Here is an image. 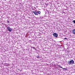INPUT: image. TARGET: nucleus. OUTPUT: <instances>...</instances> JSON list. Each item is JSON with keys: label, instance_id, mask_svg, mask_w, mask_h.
<instances>
[{"label": "nucleus", "instance_id": "obj_2", "mask_svg": "<svg viewBox=\"0 0 75 75\" xmlns=\"http://www.w3.org/2000/svg\"><path fill=\"white\" fill-rule=\"evenodd\" d=\"M68 64L70 65H72L74 64V61L73 60H71L68 62Z\"/></svg>", "mask_w": 75, "mask_h": 75}, {"label": "nucleus", "instance_id": "obj_3", "mask_svg": "<svg viewBox=\"0 0 75 75\" xmlns=\"http://www.w3.org/2000/svg\"><path fill=\"white\" fill-rule=\"evenodd\" d=\"M53 35L54 37H58V34L57 33H54Z\"/></svg>", "mask_w": 75, "mask_h": 75}, {"label": "nucleus", "instance_id": "obj_4", "mask_svg": "<svg viewBox=\"0 0 75 75\" xmlns=\"http://www.w3.org/2000/svg\"><path fill=\"white\" fill-rule=\"evenodd\" d=\"M7 29L9 31H12V29H11V28H10V27L8 26L7 28Z\"/></svg>", "mask_w": 75, "mask_h": 75}, {"label": "nucleus", "instance_id": "obj_6", "mask_svg": "<svg viewBox=\"0 0 75 75\" xmlns=\"http://www.w3.org/2000/svg\"><path fill=\"white\" fill-rule=\"evenodd\" d=\"M73 23H74L75 24V20L73 21Z\"/></svg>", "mask_w": 75, "mask_h": 75}, {"label": "nucleus", "instance_id": "obj_1", "mask_svg": "<svg viewBox=\"0 0 75 75\" xmlns=\"http://www.w3.org/2000/svg\"><path fill=\"white\" fill-rule=\"evenodd\" d=\"M33 13H34L35 15H36V16H38V14H41V12L38 11H33Z\"/></svg>", "mask_w": 75, "mask_h": 75}, {"label": "nucleus", "instance_id": "obj_5", "mask_svg": "<svg viewBox=\"0 0 75 75\" xmlns=\"http://www.w3.org/2000/svg\"><path fill=\"white\" fill-rule=\"evenodd\" d=\"M58 67H60V68H63L62 67H61V66H60V65H59L58 66Z\"/></svg>", "mask_w": 75, "mask_h": 75}, {"label": "nucleus", "instance_id": "obj_8", "mask_svg": "<svg viewBox=\"0 0 75 75\" xmlns=\"http://www.w3.org/2000/svg\"><path fill=\"white\" fill-rule=\"evenodd\" d=\"M37 58H40V57L38 56L37 57Z\"/></svg>", "mask_w": 75, "mask_h": 75}, {"label": "nucleus", "instance_id": "obj_11", "mask_svg": "<svg viewBox=\"0 0 75 75\" xmlns=\"http://www.w3.org/2000/svg\"><path fill=\"white\" fill-rule=\"evenodd\" d=\"M67 39V38H65L64 39V40Z\"/></svg>", "mask_w": 75, "mask_h": 75}, {"label": "nucleus", "instance_id": "obj_7", "mask_svg": "<svg viewBox=\"0 0 75 75\" xmlns=\"http://www.w3.org/2000/svg\"><path fill=\"white\" fill-rule=\"evenodd\" d=\"M7 22L8 23H10V21H9L8 20Z\"/></svg>", "mask_w": 75, "mask_h": 75}, {"label": "nucleus", "instance_id": "obj_10", "mask_svg": "<svg viewBox=\"0 0 75 75\" xmlns=\"http://www.w3.org/2000/svg\"><path fill=\"white\" fill-rule=\"evenodd\" d=\"M62 69H65V68H62Z\"/></svg>", "mask_w": 75, "mask_h": 75}, {"label": "nucleus", "instance_id": "obj_9", "mask_svg": "<svg viewBox=\"0 0 75 75\" xmlns=\"http://www.w3.org/2000/svg\"><path fill=\"white\" fill-rule=\"evenodd\" d=\"M33 49H34V50H35V47H33Z\"/></svg>", "mask_w": 75, "mask_h": 75}, {"label": "nucleus", "instance_id": "obj_12", "mask_svg": "<svg viewBox=\"0 0 75 75\" xmlns=\"http://www.w3.org/2000/svg\"><path fill=\"white\" fill-rule=\"evenodd\" d=\"M5 1H6V0H5Z\"/></svg>", "mask_w": 75, "mask_h": 75}]
</instances>
